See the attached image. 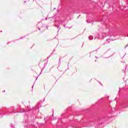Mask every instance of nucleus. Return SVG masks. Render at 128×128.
Wrapping results in <instances>:
<instances>
[{
    "mask_svg": "<svg viewBox=\"0 0 128 128\" xmlns=\"http://www.w3.org/2000/svg\"><path fill=\"white\" fill-rule=\"evenodd\" d=\"M50 58V56H49L48 57V58Z\"/></svg>",
    "mask_w": 128,
    "mask_h": 128,
    "instance_id": "5",
    "label": "nucleus"
},
{
    "mask_svg": "<svg viewBox=\"0 0 128 128\" xmlns=\"http://www.w3.org/2000/svg\"><path fill=\"white\" fill-rule=\"evenodd\" d=\"M38 76L36 77H34V78H35L36 80H38Z\"/></svg>",
    "mask_w": 128,
    "mask_h": 128,
    "instance_id": "3",
    "label": "nucleus"
},
{
    "mask_svg": "<svg viewBox=\"0 0 128 128\" xmlns=\"http://www.w3.org/2000/svg\"><path fill=\"white\" fill-rule=\"evenodd\" d=\"M64 28H66V26H65V25H64Z\"/></svg>",
    "mask_w": 128,
    "mask_h": 128,
    "instance_id": "6",
    "label": "nucleus"
},
{
    "mask_svg": "<svg viewBox=\"0 0 128 128\" xmlns=\"http://www.w3.org/2000/svg\"><path fill=\"white\" fill-rule=\"evenodd\" d=\"M36 108H38V106H36Z\"/></svg>",
    "mask_w": 128,
    "mask_h": 128,
    "instance_id": "4",
    "label": "nucleus"
},
{
    "mask_svg": "<svg viewBox=\"0 0 128 128\" xmlns=\"http://www.w3.org/2000/svg\"><path fill=\"white\" fill-rule=\"evenodd\" d=\"M106 42H112V40L110 39L106 40Z\"/></svg>",
    "mask_w": 128,
    "mask_h": 128,
    "instance_id": "2",
    "label": "nucleus"
},
{
    "mask_svg": "<svg viewBox=\"0 0 128 128\" xmlns=\"http://www.w3.org/2000/svg\"><path fill=\"white\" fill-rule=\"evenodd\" d=\"M96 38H94V40H96Z\"/></svg>",
    "mask_w": 128,
    "mask_h": 128,
    "instance_id": "10",
    "label": "nucleus"
},
{
    "mask_svg": "<svg viewBox=\"0 0 128 128\" xmlns=\"http://www.w3.org/2000/svg\"><path fill=\"white\" fill-rule=\"evenodd\" d=\"M48 20V18H46V20Z\"/></svg>",
    "mask_w": 128,
    "mask_h": 128,
    "instance_id": "8",
    "label": "nucleus"
},
{
    "mask_svg": "<svg viewBox=\"0 0 128 128\" xmlns=\"http://www.w3.org/2000/svg\"><path fill=\"white\" fill-rule=\"evenodd\" d=\"M108 42H107V44H108Z\"/></svg>",
    "mask_w": 128,
    "mask_h": 128,
    "instance_id": "9",
    "label": "nucleus"
},
{
    "mask_svg": "<svg viewBox=\"0 0 128 128\" xmlns=\"http://www.w3.org/2000/svg\"><path fill=\"white\" fill-rule=\"evenodd\" d=\"M88 38L90 40H94V37H92V36H89Z\"/></svg>",
    "mask_w": 128,
    "mask_h": 128,
    "instance_id": "1",
    "label": "nucleus"
},
{
    "mask_svg": "<svg viewBox=\"0 0 128 128\" xmlns=\"http://www.w3.org/2000/svg\"><path fill=\"white\" fill-rule=\"evenodd\" d=\"M104 38V36H103L102 37V38Z\"/></svg>",
    "mask_w": 128,
    "mask_h": 128,
    "instance_id": "7",
    "label": "nucleus"
}]
</instances>
